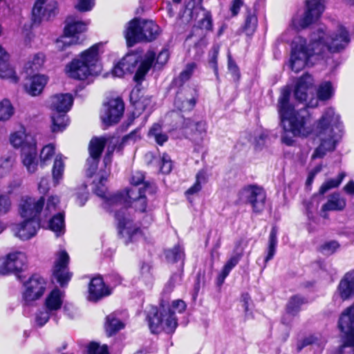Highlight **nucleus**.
<instances>
[{
    "label": "nucleus",
    "mask_w": 354,
    "mask_h": 354,
    "mask_svg": "<svg viewBox=\"0 0 354 354\" xmlns=\"http://www.w3.org/2000/svg\"><path fill=\"white\" fill-rule=\"evenodd\" d=\"M59 198L57 196L48 197L44 209V198L41 196L36 199L30 196H24L19 203V213L24 219H37L39 214L44 217H48L54 214L57 209L59 204Z\"/></svg>",
    "instance_id": "39448f33"
},
{
    "label": "nucleus",
    "mask_w": 354,
    "mask_h": 354,
    "mask_svg": "<svg viewBox=\"0 0 354 354\" xmlns=\"http://www.w3.org/2000/svg\"><path fill=\"white\" fill-rule=\"evenodd\" d=\"M149 136L155 139L159 145H162L168 140L166 133H162L161 126L159 124H154L150 129Z\"/></svg>",
    "instance_id": "a19ab883"
},
{
    "label": "nucleus",
    "mask_w": 354,
    "mask_h": 354,
    "mask_svg": "<svg viewBox=\"0 0 354 354\" xmlns=\"http://www.w3.org/2000/svg\"><path fill=\"white\" fill-rule=\"evenodd\" d=\"M196 68L197 64L196 63L190 62L187 64L178 77L176 79V83L180 86L187 82L192 77Z\"/></svg>",
    "instance_id": "e433bc0d"
},
{
    "label": "nucleus",
    "mask_w": 354,
    "mask_h": 354,
    "mask_svg": "<svg viewBox=\"0 0 354 354\" xmlns=\"http://www.w3.org/2000/svg\"><path fill=\"white\" fill-rule=\"evenodd\" d=\"M243 4V0H233L230 6V11L232 16H236Z\"/></svg>",
    "instance_id": "69168bd1"
},
{
    "label": "nucleus",
    "mask_w": 354,
    "mask_h": 354,
    "mask_svg": "<svg viewBox=\"0 0 354 354\" xmlns=\"http://www.w3.org/2000/svg\"><path fill=\"white\" fill-rule=\"evenodd\" d=\"M228 69L232 73L234 80H237L239 78V68L236 64L232 60L230 56L228 58Z\"/></svg>",
    "instance_id": "e2e57ef3"
},
{
    "label": "nucleus",
    "mask_w": 354,
    "mask_h": 354,
    "mask_svg": "<svg viewBox=\"0 0 354 354\" xmlns=\"http://www.w3.org/2000/svg\"><path fill=\"white\" fill-rule=\"evenodd\" d=\"M53 315L54 313L46 308L41 310L36 315L35 322L39 326H43Z\"/></svg>",
    "instance_id": "8fccbe9b"
},
{
    "label": "nucleus",
    "mask_w": 354,
    "mask_h": 354,
    "mask_svg": "<svg viewBox=\"0 0 354 354\" xmlns=\"http://www.w3.org/2000/svg\"><path fill=\"white\" fill-rule=\"evenodd\" d=\"M144 181V175L140 171L135 172L131 178V187H142L143 190H145L146 185L143 183Z\"/></svg>",
    "instance_id": "603ef678"
},
{
    "label": "nucleus",
    "mask_w": 354,
    "mask_h": 354,
    "mask_svg": "<svg viewBox=\"0 0 354 354\" xmlns=\"http://www.w3.org/2000/svg\"><path fill=\"white\" fill-rule=\"evenodd\" d=\"M346 206V201L339 194L330 195L326 203L322 207V216L326 218V212L342 210Z\"/></svg>",
    "instance_id": "c85d7f7f"
},
{
    "label": "nucleus",
    "mask_w": 354,
    "mask_h": 354,
    "mask_svg": "<svg viewBox=\"0 0 354 354\" xmlns=\"http://www.w3.org/2000/svg\"><path fill=\"white\" fill-rule=\"evenodd\" d=\"M334 93V88L329 82L321 84L317 91V100H327L330 99Z\"/></svg>",
    "instance_id": "ea45409f"
},
{
    "label": "nucleus",
    "mask_w": 354,
    "mask_h": 354,
    "mask_svg": "<svg viewBox=\"0 0 354 354\" xmlns=\"http://www.w3.org/2000/svg\"><path fill=\"white\" fill-rule=\"evenodd\" d=\"M239 196L241 202L250 204L254 212H260L263 209L266 194L260 187L247 186L240 191Z\"/></svg>",
    "instance_id": "ddd939ff"
},
{
    "label": "nucleus",
    "mask_w": 354,
    "mask_h": 354,
    "mask_svg": "<svg viewBox=\"0 0 354 354\" xmlns=\"http://www.w3.org/2000/svg\"><path fill=\"white\" fill-rule=\"evenodd\" d=\"M94 4V0H78L75 8L80 12H87L93 8Z\"/></svg>",
    "instance_id": "13d9d810"
},
{
    "label": "nucleus",
    "mask_w": 354,
    "mask_h": 354,
    "mask_svg": "<svg viewBox=\"0 0 354 354\" xmlns=\"http://www.w3.org/2000/svg\"><path fill=\"white\" fill-rule=\"evenodd\" d=\"M88 23L75 21L71 18L67 19V24L64 28V35L56 40V48L59 50H64L66 48L80 43L77 34L86 31Z\"/></svg>",
    "instance_id": "1a4fd4ad"
},
{
    "label": "nucleus",
    "mask_w": 354,
    "mask_h": 354,
    "mask_svg": "<svg viewBox=\"0 0 354 354\" xmlns=\"http://www.w3.org/2000/svg\"><path fill=\"white\" fill-rule=\"evenodd\" d=\"M124 112V104L120 99H113L104 104L100 113L102 123L109 127L116 124Z\"/></svg>",
    "instance_id": "2eb2a0df"
},
{
    "label": "nucleus",
    "mask_w": 354,
    "mask_h": 354,
    "mask_svg": "<svg viewBox=\"0 0 354 354\" xmlns=\"http://www.w3.org/2000/svg\"><path fill=\"white\" fill-rule=\"evenodd\" d=\"M73 97L69 93H59L50 97L48 106L52 111L66 113L72 107Z\"/></svg>",
    "instance_id": "4be33fe9"
},
{
    "label": "nucleus",
    "mask_w": 354,
    "mask_h": 354,
    "mask_svg": "<svg viewBox=\"0 0 354 354\" xmlns=\"http://www.w3.org/2000/svg\"><path fill=\"white\" fill-rule=\"evenodd\" d=\"M267 135L263 132H258L254 137H251L250 142L254 145L256 150H260L264 146Z\"/></svg>",
    "instance_id": "09e8293b"
},
{
    "label": "nucleus",
    "mask_w": 354,
    "mask_h": 354,
    "mask_svg": "<svg viewBox=\"0 0 354 354\" xmlns=\"http://www.w3.org/2000/svg\"><path fill=\"white\" fill-rule=\"evenodd\" d=\"M165 256L168 261L171 263L177 262L184 257L183 249L179 246H175L173 249L165 251Z\"/></svg>",
    "instance_id": "a18cd8bd"
},
{
    "label": "nucleus",
    "mask_w": 354,
    "mask_h": 354,
    "mask_svg": "<svg viewBox=\"0 0 354 354\" xmlns=\"http://www.w3.org/2000/svg\"><path fill=\"white\" fill-rule=\"evenodd\" d=\"M344 176L345 174L342 173L337 178L330 179L324 183L319 188V194L323 195L329 189L338 187L341 184Z\"/></svg>",
    "instance_id": "c03bdc74"
},
{
    "label": "nucleus",
    "mask_w": 354,
    "mask_h": 354,
    "mask_svg": "<svg viewBox=\"0 0 354 354\" xmlns=\"http://www.w3.org/2000/svg\"><path fill=\"white\" fill-rule=\"evenodd\" d=\"M47 286L46 280L42 277L32 275L25 283L23 299L26 303L39 299L44 295Z\"/></svg>",
    "instance_id": "4468645a"
},
{
    "label": "nucleus",
    "mask_w": 354,
    "mask_h": 354,
    "mask_svg": "<svg viewBox=\"0 0 354 354\" xmlns=\"http://www.w3.org/2000/svg\"><path fill=\"white\" fill-rule=\"evenodd\" d=\"M50 189L49 180L46 177H41L38 183V190L41 194H46Z\"/></svg>",
    "instance_id": "680f3d73"
},
{
    "label": "nucleus",
    "mask_w": 354,
    "mask_h": 354,
    "mask_svg": "<svg viewBox=\"0 0 354 354\" xmlns=\"http://www.w3.org/2000/svg\"><path fill=\"white\" fill-rule=\"evenodd\" d=\"M219 51V47L214 46L209 53V64L212 67L216 75L218 74L217 57Z\"/></svg>",
    "instance_id": "3c124183"
},
{
    "label": "nucleus",
    "mask_w": 354,
    "mask_h": 354,
    "mask_svg": "<svg viewBox=\"0 0 354 354\" xmlns=\"http://www.w3.org/2000/svg\"><path fill=\"white\" fill-rule=\"evenodd\" d=\"M46 62V56L43 53H37L30 57L24 65L26 73H33L41 69Z\"/></svg>",
    "instance_id": "2f4dec72"
},
{
    "label": "nucleus",
    "mask_w": 354,
    "mask_h": 354,
    "mask_svg": "<svg viewBox=\"0 0 354 354\" xmlns=\"http://www.w3.org/2000/svg\"><path fill=\"white\" fill-rule=\"evenodd\" d=\"M137 62L136 58L133 55H128L122 59L112 70V74L114 77H121L127 73H132L135 64Z\"/></svg>",
    "instance_id": "bb28decb"
},
{
    "label": "nucleus",
    "mask_w": 354,
    "mask_h": 354,
    "mask_svg": "<svg viewBox=\"0 0 354 354\" xmlns=\"http://www.w3.org/2000/svg\"><path fill=\"white\" fill-rule=\"evenodd\" d=\"M206 182V174L203 170L199 171L196 176L195 183L186 192L187 195L198 193L201 189V185Z\"/></svg>",
    "instance_id": "79ce46f5"
},
{
    "label": "nucleus",
    "mask_w": 354,
    "mask_h": 354,
    "mask_svg": "<svg viewBox=\"0 0 354 354\" xmlns=\"http://www.w3.org/2000/svg\"><path fill=\"white\" fill-rule=\"evenodd\" d=\"M11 203L8 196H0V214L7 213L10 208Z\"/></svg>",
    "instance_id": "052dcab7"
},
{
    "label": "nucleus",
    "mask_w": 354,
    "mask_h": 354,
    "mask_svg": "<svg viewBox=\"0 0 354 354\" xmlns=\"http://www.w3.org/2000/svg\"><path fill=\"white\" fill-rule=\"evenodd\" d=\"M49 227L57 236L64 234L65 230L64 216L59 212L49 221Z\"/></svg>",
    "instance_id": "c9c22d12"
},
{
    "label": "nucleus",
    "mask_w": 354,
    "mask_h": 354,
    "mask_svg": "<svg viewBox=\"0 0 354 354\" xmlns=\"http://www.w3.org/2000/svg\"><path fill=\"white\" fill-rule=\"evenodd\" d=\"M20 159L27 172L30 174H35L38 168L37 143L25 148L21 152Z\"/></svg>",
    "instance_id": "5701e85b"
},
{
    "label": "nucleus",
    "mask_w": 354,
    "mask_h": 354,
    "mask_svg": "<svg viewBox=\"0 0 354 354\" xmlns=\"http://www.w3.org/2000/svg\"><path fill=\"white\" fill-rule=\"evenodd\" d=\"M172 169V162L170 157L164 153L161 158L160 171L163 174H169Z\"/></svg>",
    "instance_id": "4d7b16f0"
},
{
    "label": "nucleus",
    "mask_w": 354,
    "mask_h": 354,
    "mask_svg": "<svg viewBox=\"0 0 354 354\" xmlns=\"http://www.w3.org/2000/svg\"><path fill=\"white\" fill-rule=\"evenodd\" d=\"M68 261L69 256L65 250L57 253L53 274L61 286L66 285L72 276L68 269Z\"/></svg>",
    "instance_id": "f3484780"
},
{
    "label": "nucleus",
    "mask_w": 354,
    "mask_h": 354,
    "mask_svg": "<svg viewBox=\"0 0 354 354\" xmlns=\"http://www.w3.org/2000/svg\"><path fill=\"white\" fill-rule=\"evenodd\" d=\"M344 191L349 195L354 196V181H349L344 187Z\"/></svg>",
    "instance_id": "774afa93"
},
{
    "label": "nucleus",
    "mask_w": 354,
    "mask_h": 354,
    "mask_svg": "<svg viewBox=\"0 0 354 354\" xmlns=\"http://www.w3.org/2000/svg\"><path fill=\"white\" fill-rule=\"evenodd\" d=\"M314 80L311 75L306 74L297 82L294 94L296 100L300 102H306L309 107L317 106V99L314 97Z\"/></svg>",
    "instance_id": "9d476101"
},
{
    "label": "nucleus",
    "mask_w": 354,
    "mask_h": 354,
    "mask_svg": "<svg viewBox=\"0 0 354 354\" xmlns=\"http://www.w3.org/2000/svg\"><path fill=\"white\" fill-rule=\"evenodd\" d=\"M306 10L302 15H297L292 20V26L297 31L308 28L315 23L325 9L324 0H306Z\"/></svg>",
    "instance_id": "0eeeda50"
},
{
    "label": "nucleus",
    "mask_w": 354,
    "mask_h": 354,
    "mask_svg": "<svg viewBox=\"0 0 354 354\" xmlns=\"http://www.w3.org/2000/svg\"><path fill=\"white\" fill-rule=\"evenodd\" d=\"M55 153V146L48 144L42 147L39 153V162L41 167L46 166L51 160Z\"/></svg>",
    "instance_id": "58836bf2"
},
{
    "label": "nucleus",
    "mask_w": 354,
    "mask_h": 354,
    "mask_svg": "<svg viewBox=\"0 0 354 354\" xmlns=\"http://www.w3.org/2000/svg\"><path fill=\"white\" fill-rule=\"evenodd\" d=\"M107 138L105 137L94 138L89 145L90 156L86 160V174L89 177L94 176L93 181L95 193L105 198L103 203L104 209L115 212V218L118 222L119 232L122 236H126L130 242H145V232L136 227L129 214L126 213L127 205L132 204L139 212H143L147 208V200L145 196V190L142 187H133L127 189L124 194H116L109 197L106 196L107 181L109 172L100 171L95 174L101 153L104 148Z\"/></svg>",
    "instance_id": "f257e3e1"
},
{
    "label": "nucleus",
    "mask_w": 354,
    "mask_h": 354,
    "mask_svg": "<svg viewBox=\"0 0 354 354\" xmlns=\"http://www.w3.org/2000/svg\"><path fill=\"white\" fill-rule=\"evenodd\" d=\"M65 71L70 77L77 80H85L89 76L97 75L79 57L68 64Z\"/></svg>",
    "instance_id": "6ab92c4d"
},
{
    "label": "nucleus",
    "mask_w": 354,
    "mask_h": 354,
    "mask_svg": "<svg viewBox=\"0 0 354 354\" xmlns=\"http://www.w3.org/2000/svg\"><path fill=\"white\" fill-rule=\"evenodd\" d=\"M160 28L153 21L131 20L127 27L125 38L127 45L133 46L136 43L155 39L159 35Z\"/></svg>",
    "instance_id": "423d86ee"
},
{
    "label": "nucleus",
    "mask_w": 354,
    "mask_h": 354,
    "mask_svg": "<svg viewBox=\"0 0 354 354\" xmlns=\"http://www.w3.org/2000/svg\"><path fill=\"white\" fill-rule=\"evenodd\" d=\"M64 298V292L55 288L53 289L46 296L44 301L45 308L55 313L59 310L62 306Z\"/></svg>",
    "instance_id": "393cba45"
},
{
    "label": "nucleus",
    "mask_w": 354,
    "mask_h": 354,
    "mask_svg": "<svg viewBox=\"0 0 354 354\" xmlns=\"http://www.w3.org/2000/svg\"><path fill=\"white\" fill-rule=\"evenodd\" d=\"M242 255V251L236 252L226 261L218 277V281L220 284H222L224 282L225 278L229 275L231 270L239 263Z\"/></svg>",
    "instance_id": "c756f323"
},
{
    "label": "nucleus",
    "mask_w": 354,
    "mask_h": 354,
    "mask_svg": "<svg viewBox=\"0 0 354 354\" xmlns=\"http://www.w3.org/2000/svg\"><path fill=\"white\" fill-rule=\"evenodd\" d=\"M15 162L13 154H7L0 158V168L9 171Z\"/></svg>",
    "instance_id": "6e6d98bb"
},
{
    "label": "nucleus",
    "mask_w": 354,
    "mask_h": 354,
    "mask_svg": "<svg viewBox=\"0 0 354 354\" xmlns=\"http://www.w3.org/2000/svg\"><path fill=\"white\" fill-rule=\"evenodd\" d=\"M186 308L182 300H176L170 307L162 306L159 310L152 307L149 310L147 319L149 326L152 333H158L161 330L167 333H173L178 326L177 313H182Z\"/></svg>",
    "instance_id": "20e7f679"
},
{
    "label": "nucleus",
    "mask_w": 354,
    "mask_h": 354,
    "mask_svg": "<svg viewBox=\"0 0 354 354\" xmlns=\"http://www.w3.org/2000/svg\"><path fill=\"white\" fill-rule=\"evenodd\" d=\"M104 53V44L97 43L83 51L78 56L97 75L102 70L101 55Z\"/></svg>",
    "instance_id": "a211bd4d"
},
{
    "label": "nucleus",
    "mask_w": 354,
    "mask_h": 354,
    "mask_svg": "<svg viewBox=\"0 0 354 354\" xmlns=\"http://www.w3.org/2000/svg\"><path fill=\"white\" fill-rule=\"evenodd\" d=\"M48 77L45 75L37 74L30 77L25 85L26 91L32 96L41 93L47 84Z\"/></svg>",
    "instance_id": "a878e982"
},
{
    "label": "nucleus",
    "mask_w": 354,
    "mask_h": 354,
    "mask_svg": "<svg viewBox=\"0 0 354 354\" xmlns=\"http://www.w3.org/2000/svg\"><path fill=\"white\" fill-rule=\"evenodd\" d=\"M168 59L169 52L166 49L162 50L157 56L153 51H147L142 58L134 75L135 82L138 84L141 83L152 66L160 68L167 62Z\"/></svg>",
    "instance_id": "6e6552de"
},
{
    "label": "nucleus",
    "mask_w": 354,
    "mask_h": 354,
    "mask_svg": "<svg viewBox=\"0 0 354 354\" xmlns=\"http://www.w3.org/2000/svg\"><path fill=\"white\" fill-rule=\"evenodd\" d=\"M257 19L254 15H249L245 20V28L246 30H253L256 27Z\"/></svg>",
    "instance_id": "0e129e2a"
},
{
    "label": "nucleus",
    "mask_w": 354,
    "mask_h": 354,
    "mask_svg": "<svg viewBox=\"0 0 354 354\" xmlns=\"http://www.w3.org/2000/svg\"><path fill=\"white\" fill-rule=\"evenodd\" d=\"M57 3L54 1L36 0L32 9V20L39 24L48 21L56 14Z\"/></svg>",
    "instance_id": "dca6fc26"
},
{
    "label": "nucleus",
    "mask_w": 354,
    "mask_h": 354,
    "mask_svg": "<svg viewBox=\"0 0 354 354\" xmlns=\"http://www.w3.org/2000/svg\"><path fill=\"white\" fill-rule=\"evenodd\" d=\"M195 132L192 140L197 145H201L206 136L207 124L204 122H198L195 125Z\"/></svg>",
    "instance_id": "37998d69"
},
{
    "label": "nucleus",
    "mask_w": 354,
    "mask_h": 354,
    "mask_svg": "<svg viewBox=\"0 0 354 354\" xmlns=\"http://www.w3.org/2000/svg\"><path fill=\"white\" fill-rule=\"evenodd\" d=\"M277 232L278 230L276 227H273L270 231L268 241L267 256L266 257L265 259L266 263L271 260L276 252V248L277 245Z\"/></svg>",
    "instance_id": "4c0bfd02"
},
{
    "label": "nucleus",
    "mask_w": 354,
    "mask_h": 354,
    "mask_svg": "<svg viewBox=\"0 0 354 354\" xmlns=\"http://www.w3.org/2000/svg\"><path fill=\"white\" fill-rule=\"evenodd\" d=\"M196 100L194 97L190 98L186 101L180 102V97L177 96L175 100L176 106L180 110H189L192 109L195 105Z\"/></svg>",
    "instance_id": "864d4df0"
},
{
    "label": "nucleus",
    "mask_w": 354,
    "mask_h": 354,
    "mask_svg": "<svg viewBox=\"0 0 354 354\" xmlns=\"http://www.w3.org/2000/svg\"><path fill=\"white\" fill-rule=\"evenodd\" d=\"M65 169L64 159L62 154H57L54 160L52 168V178L55 186L59 185L63 179Z\"/></svg>",
    "instance_id": "7c9ffc66"
},
{
    "label": "nucleus",
    "mask_w": 354,
    "mask_h": 354,
    "mask_svg": "<svg viewBox=\"0 0 354 354\" xmlns=\"http://www.w3.org/2000/svg\"><path fill=\"white\" fill-rule=\"evenodd\" d=\"M51 121V129L54 133L63 131L69 123L66 113L57 111H52Z\"/></svg>",
    "instance_id": "473e14b6"
},
{
    "label": "nucleus",
    "mask_w": 354,
    "mask_h": 354,
    "mask_svg": "<svg viewBox=\"0 0 354 354\" xmlns=\"http://www.w3.org/2000/svg\"><path fill=\"white\" fill-rule=\"evenodd\" d=\"M203 18L201 19V28L209 30L212 28L211 15L208 12L202 10Z\"/></svg>",
    "instance_id": "bf43d9fd"
},
{
    "label": "nucleus",
    "mask_w": 354,
    "mask_h": 354,
    "mask_svg": "<svg viewBox=\"0 0 354 354\" xmlns=\"http://www.w3.org/2000/svg\"><path fill=\"white\" fill-rule=\"evenodd\" d=\"M88 353L89 354H109L106 345L100 346L95 342H92L88 346Z\"/></svg>",
    "instance_id": "5fc2aeb1"
},
{
    "label": "nucleus",
    "mask_w": 354,
    "mask_h": 354,
    "mask_svg": "<svg viewBox=\"0 0 354 354\" xmlns=\"http://www.w3.org/2000/svg\"><path fill=\"white\" fill-rule=\"evenodd\" d=\"M9 142L13 148L20 149L21 152L25 148L37 143L34 136L27 133L24 128L12 132L9 136Z\"/></svg>",
    "instance_id": "412c9836"
},
{
    "label": "nucleus",
    "mask_w": 354,
    "mask_h": 354,
    "mask_svg": "<svg viewBox=\"0 0 354 354\" xmlns=\"http://www.w3.org/2000/svg\"><path fill=\"white\" fill-rule=\"evenodd\" d=\"M181 279V275L180 274H175L174 275L170 281H169L168 284L166 286V288L168 290V291H170L172 288L174 287V283H177L178 281H180Z\"/></svg>",
    "instance_id": "338daca9"
},
{
    "label": "nucleus",
    "mask_w": 354,
    "mask_h": 354,
    "mask_svg": "<svg viewBox=\"0 0 354 354\" xmlns=\"http://www.w3.org/2000/svg\"><path fill=\"white\" fill-rule=\"evenodd\" d=\"M26 256L22 252L8 253L0 259V274L7 275L23 271L26 267Z\"/></svg>",
    "instance_id": "f8f14e48"
},
{
    "label": "nucleus",
    "mask_w": 354,
    "mask_h": 354,
    "mask_svg": "<svg viewBox=\"0 0 354 354\" xmlns=\"http://www.w3.org/2000/svg\"><path fill=\"white\" fill-rule=\"evenodd\" d=\"M15 108L11 102L6 99L0 100V122H7L13 116Z\"/></svg>",
    "instance_id": "f704fd0d"
},
{
    "label": "nucleus",
    "mask_w": 354,
    "mask_h": 354,
    "mask_svg": "<svg viewBox=\"0 0 354 354\" xmlns=\"http://www.w3.org/2000/svg\"><path fill=\"white\" fill-rule=\"evenodd\" d=\"M111 294V290L106 286L101 277H95L91 279L88 286V299L97 301L104 297Z\"/></svg>",
    "instance_id": "b1692460"
},
{
    "label": "nucleus",
    "mask_w": 354,
    "mask_h": 354,
    "mask_svg": "<svg viewBox=\"0 0 354 354\" xmlns=\"http://www.w3.org/2000/svg\"><path fill=\"white\" fill-rule=\"evenodd\" d=\"M348 30L340 26L330 36L325 32L324 26L319 27L310 35V43L306 46L304 38L297 36L291 44L290 67L295 73L306 66L313 64L311 59L329 50L337 52L344 49L350 42Z\"/></svg>",
    "instance_id": "7ed1b4c3"
},
{
    "label": "nucleus",
    "mask_w": 354,
    "mask_h": 354,
    "mask_svg": "<svg viewBox=\"0 0 354 354\" xmlns=\"http://www.w3.org/2000/svg\"><path fill=\"white\" fill-rule=\"evenodd\" d=\"M339 248V244L335 241H330L323 243L319 251L324 255H330L337 251Z\"/></svg>",
    "instance_id": "de8ad7c7"
},
{
    "label": "nucleus",
    "mask_w": 354,
    "mask_h": 354,
    "mask_svg": "<svg viewBox=\"0 0 354 354\" xmlns=\"http://www.w3.org/2000/svg\"><path fill=\"white\" fill-rule=\"evenodd\" d=\"M339 328L346 335V342L340 349H348L354 352V304L347 308L340 315L339 319Z\"/></svg>",
    "instance_id": "9b49d317"
},
{
    "label": "nucleus",
    "mask_w": 354,
    "mask_h": 354,
    "mask_svg": "<svg viewBox=\"0 0 354 354\" xmlns=\"http://www.w3.org/2000/svg\"><path fill=\"white\" fill-rule=\"evenodd\" d=\"M304 303V299L299 296L292 297L287 305V310L289 313L295 314L299 310L300 306Z\"/></svg>",
    "instance_id": "49530a36"
},
{
    "label": "nucleus",
    "mask_w": 354,
    "mask_h": 354,
    "mask_svg": "<svg viewBox=\"0 0 354 354\" xmlns=\"http://www.w3.org/2000/svg\"><path fill=\"white\" fill-rule=\"evenodd\" d=\"M290 88L288 86L281 90L278 100L277 109L283 130L281 141L286 145H292L295 137L317 138L320 144L312 155V158H322L327 151L335 147L342 126L339 115L334 109L328 108L322 117L316 122L315 127L310 125V118L304 115L305 111H295L290 103Z\"/></svg>",
    "instance_id": "f03ea898"
},
{
    "label": "nucleus",
    "mask_w": 354,
    "mask_h": 354,
    "mask_svg": "<svg viewBox=\"0 0 354 354\" xmlns=\"http://www.w3.org/2000/svg\"><path fill=\"white\" fill-rule=\"evenodd\" d=\"M338 292L343 300L354 295V271L347 272L341 280Z\"/></svg>",
    "instance_id": "cd10ccee"
},
{
    "label": "nucleus",
    "mask_w": 354,
    "mask_h": 354,
    "mask_svg": "<svg viewBox=\"0 0 354 354\" xmlns=\"http://www.w3.org/2000/svg\"><path fill=\"white\" fill-rule=\"evenodd\" d=\"M39 228V223L37 219H24L21 223L15 224L12 231L16 236L27 240L34 236Z\"/></svg>",
    "instance_id": "aec40b11"
},
{
    "label": "nucleus",
    "mask_w": 354,
    "mask_h": 354,
    "mask_svg": "<svg viewBox=\"0 0 354 354\" xmlns=\"http://www.w3.org/2000/svg\"><path fill=\"white\" fill-rule=\"evenodd\" d=\"M124 327V324L118 317L116 313L110 314L106 317L105 329L109 336Z\"/></svg>",
    "instance_id": "72a5a7b5"
}]
</instances>
